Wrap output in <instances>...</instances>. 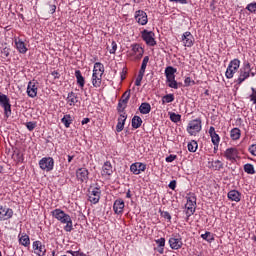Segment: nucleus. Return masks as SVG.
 <instances>
[{
  "instance_id": "nucleus-1",
  "label": "nucleus",
  "mask_w": 256,
  "mask_h": 256,
  "mask_svg": "<svg viewBox=\"0 0 256 256\" xmlns=\"http://www.w3.org/2000/svg\"><path fill=\"white\" fill-rule=\"evenodd\" d=\"M52 217L54 219H57V221H60L64 226V231L67 233H71L73 231V220L71 219V216L65 211L57 208L51 212Z\"/></svg>"
},
{
  "instance_id": "nucleus-2",
  "label": "nucleus",
  "mask_w": 256,
  "mask_h": 256,
  "mask_svg": "<svg viewBox=\"0 0 256 256\" xmlns=\"http://www.w3.org/2000/svg\"><path fill=\"white\" fill-rule=\"evenodd\" d=\"M249 77H251V63H249V61H245L239 70V77L236 80V83L241 85V83L246 79H249Z\"/></svg>"
},
{
  "instance_id": "nucleus-3",
  "label": "nucleus",
  "mask_w": 256,
  "mask_h": 256,
  "mask_svg": "<svg viewBox=\"0 0 256 256\" xmlns=\"http://www.w3.org/2000/svg\"><path fill=\"white\" fill-rule=\"evenodd\" d=\"M186 199V216L191 217V215H193L195 213V210L197 209V196H195V194H191L190 196L186 197Z\"/></svg>"
},
{
  "instance_id": "nucleus-4",
  "label": "nucleus",
  "mask_w": 256,
  "mask_h": 256,
  "mask_svg": "<svg viewBox=\"0 0 256 256\" xmlns=\"http://www.w3.org/2000/svg\"><path fill=\"white\" fill-rule=\"evenodd\" d=\"M239 67H241V61L239 59L232 60L226 70V78L233 79V75H235L236 71H239Z\"/></svg>"
},
{
  "instance_id": "nucleus-5",
  "label": "nucleus",
  "mask_w": 256,
  "mask_h": 256,
  "mask_svg": "<svg viewBox=\"0 0 256 256\" xmlns=\"http://www.w3.org/2000/svg\"><path fill=\"white\" fill-rule=\"evenodd\" d=\"M142 39L149 47H155L157 41H155V33L153 31L143 30L141 32Z\"/></svg>"
},
{
  "instance_id": "nucleus-6",
  "label": "nucleus",
  "mask_w": 256,
  "mask_h": 256,
  "mask_svg": "<svg viewBox=\"0 0 256 256\" xmlns=\"http://www.w3.org/2000/svg\"><path fill=\"white\" fill-rule=\"evenodd\" d=\"M39 167L42 171H53V167H55V160L51 157H44L39 161Z\"/></svg>"
},
{
  "instance_id": "nucleus-7",
  "label": "nucleus",
  "mask_w": 256,
  "mask_h": 256,
  "mask_svg": "<svg viewBox=\"0 0 256 256\" xmlns=\"http://www.w3.org/2000/svg\"><path fill=\"white\" fill-rule=\"evenodd\" d=\"M187 131L190 135H197L199 131H201V120L200 119H194L189 122L187 126Z\"/></svg>"
},
{
  "instance_id": "nucleus-8",
  "label": "nucleus",
  "mask_w": 256,
  "mask_h": 256,
  "mask_svg": "<svg viewBox=\"0 0 256 256\" xmlns=\"http://www.w3.org/2000/svg\"><path fill=\"white\" fill-rule=\"evenodd\" d=\"M123 97H125V99H120L118 102L119 113H123V111L127 109V104L129 103V99H131V90H127L126 92H124Z\"/></svg>"
},
{
  "instance_id": "nucleus-9",
  "label": "nucleus",
  "mask_w": 256,
  "mask_h": 256,
  "mask_svg": "<svg viewBox=\"0 0 256 256\" xmlns=\"http://www.w3.org/2000/svg\"><path fill=\"white\" fill-rule=\"evenodd\" d=\"M99 199H101V189L96 187L93 188L92 191H89L88 201H90V203H93L95 205L99 203Z\"/></svg>"
},
{
  "instance_id": "nucleus-10",
  "label": "nucleus",
  "mask_w": 256,
  "mask_h": 256,
  "mask_svg": "<svg viewBox=\"0 0 256 256\" xmlns=\"http://www.w3.org/2000/svg\"><path fill=\"white\" fill-rule=\"evenodd\" d=\"M13 217V209L0 205V221H9Z\"/></svg>"
},
{
  "instance_id": "nucleus-11",
  "label": "nucleus",
  "mask_w": 256,
  "mask_h": 256,
  "mask_svg": "<svg viewBox=\"0 0 256 256\" xmlns=\"http://www.w3.org/2000/svg\"><path fill=\"white\" fill-rule=\"evenodd\" d=\"M171 249H174L175 251L181 249L183 247V240L181 239V236H173L168 241Z\"/></svg>"
},
{
  "instance_id": "nucleus-12",
  "label": "nucleus",
  "mask_w": 256,
  "mask_h": 256,
  "mask_svg": "<svg viewBox=\"0 0 256 256\" xmlns=\"http://www.w3.org/2000/svg\"><path fill=\"white\" fill-rule=\"evenodd\" d=\"M135 20L139 25H147L149 19L147 18V13L143 10H137L135 12Z\"/></svg>"
},
{
  "instance_id": "nucleus-13",
  "label": "nucleus",
  "mask_w": 256,
  "mask_h": 256,
  "mask_svg": "<svg viewBox=\"0 0 256 256\" xmlns=\"http://www.w3.org/2000/svg\"><path fill=\"white\" fill-rule=\"evenodd\" d=\"M37 91H39V87L37 86V82L35 80L30 81L27 86V95L28 97H31L32 99H35L37 97Z\"/></svg>"
},
{
  "instance_id": "nucleus-14",
  "label": "nucleus",
  "mask_w": 256,
  "mask_h": 256,
  "mask_svg": "<svg viewBox=\"0 0 256 256\" xmlns=\"http://www.w3.org/2000/svg\"><path fill=\"white\" fill-rule=\"evenodd\" d=\"M76 177L81 183H87L89 181V170L87 168H79L76 171Z\"/></svg>"
},
{
  "instance_id": "nucleus-15",
  "label": "nucleus",
  "mask_w": 256,
  "mask_h": 256,
  "mask_svg": "<svg viewBox=\"0 0 256 256\" xmlns=\"http://www.w3.org/2000/svg\"><path fill=\"white\" fill-rule=\"evenodd\" d=\"M33 249L34 253L38 256H45V253H47V249H45V245H43L41 241H34Z\"/></svg>"
},
{
  "instance_id": "nucleus-16",
  "label": "nucleus",
  "mask_w": 256,
  "mask_h": 256,
  "mask_svg": "<svg viewBox=\"0 0 256 256\" xmlns=\"http://www.w3.org/2000/svg\"><path fill=\"white\" fill-rule=\"evenodd\" d=\"M145 169H147V165H145V164H143L141 162L133 163L130 166V171L134 175H140L142 171H145Z\"/></svg>"
},
{
  "instance_id": "nucleus-17",
  "label": "nucleus",
  "mask_w": 256,
  "mask_h": 256,
  "mask_svg": "<svg viewBox=\"0 0 256 256\" xmlns=\"http://www.w3.org/2000/svg\"><path fill=\"white\" fill-rule=\"evenodd\" d=\"M124 209H125V201H123V199L119 198L114 201L113 210L116 215H121Z\"/></svg>"
},
{
  "instance_id": "nucleus-18",
  "label": "nucleus",
  "mask_w": 256,
  "mask_h": 256,
  "mask_svg": "<svg viewBox=\"0 0 256 256\" xmlns=\"http://www.w3.org/2000/svg\"><path fill=\"white\" fill-rule=\"evenodd\" d=\"M209 135L211 137V141H212L214 147H219L221 138L219 137V134H217V132H215V127L211 126L209 128Z\"/></svg>"
},
{
  "instance_id": "nucleus-19",
  "label": "nucleus",
  "mask_w": 256,
  "mask_h": 256,
  "mask_svg": "<svg viewBox=\"0 0 256 256\" xmlns=\"http://www.w3.org/2000/svg\"><path fill=\"white\" fill-rule=\"evenodd\" d=\"M238 151L237 148H228L224 153V157L228 159V161H235L237 159Z\"/></svg>"
},
{
  "instance_id": "nucleus-20",
  "label": "nucleus",
  "mask_w": 256,
  "mask_h": 256,
  "mask_svg": "<svg viewBox=\"0 0 256 256\" xmlns=\"http://www.w3.org/2000/svg\"><path fill=\"white\" fill-rule=\"evenodd\" d=\"M125 121H127V115L125 113L120 114V116L118 118V123L116 125L117 133H121V131H123V129H125Z\"/></svg>"
},
{
  "instance_id": "nucleus-21",
  "label": "nucleus",
  "mask_w": 256,
  "mask_h": 256,
  "mask_svg": "<svg viewBox=\"0 0 256 256\" xmlns=\"http://www.w3.org/2000/svg\"><path fill=\"white\" fill-rule=\"evenodd\" d=\"M182 41H184L185 47H193V34L191 32H185L182 35Z\"/></svg>"
},
{
  "instance_id": "nucleus-22",
  "label": "nucleus",
  "mask_w": 256,
  "mask_h": 256,
  "mask_svg": "<svg viewBox=\"0 0 256 256\" xmlns=\"http://www.w3.org/2000/svg\"><path fill=\"white\" fill-rule=\"evenodd\" d=\"M66 101L70 107H73L76 103H79V97L75 92H70L68 93Z\"/></svg>"
},
{
  "instance_id": "nucleus-23",
  "label": "nucleus",
  "mask_w": 256,
  "mask_h": 256,
  "mask_svg": "<svg viewBox=\"0 0 256 256\" xmlns=\"http://www.w3.org/2000/svg\"><path fill=\"white\" fill-rule=\"evenodd\" d=\"M228 199H230V201L239 203V201H241V193H239L237 190H231L228 192Z\"/></svg>"
},
{
  "instance_id": "nucleus-24",
  "label": "nucleus",
  "mask_w": 256,
  "mask_h": 256,
  "mask_svg": "<svg viewBox=\"0 0 256 256\" xmlns=\"http://www.w3.org/2000/svg\"><path fill=\"white\" fill-rule=\"evenodd\" d=\"M102 175H113V166L111 165V162L107 161L104 163L102 167Z\"/></svg>"
},
{
  "instance_id": "nucleus-25",
  "label": "nucleus",
  "mask_w": 256,
  "mask_h": 256,
  "mask_svg": "<svg viewBox=\"0 0 256 256\" xmlns=\"http://www.w3.org/2000/svg\"><path fill=\"white\" fill-rule=\"evenodd\" d=\"M132 51L134 55H137L138 59H141V57H143V53H145L143 47L139 44H132Z\"/></svg>"
},
{
  "instance_id": "nucleus-26",
  "label": "nucleus",
  "mask_w": 256,
  "mask_h": 256,
  "mask_svg": "<svg viewBox=\"0 0 256 256\" xmlns=\"http://www.w3.org/2000/svg\"><path fill=\"white\" fill-rule=\"evenodd\" d=\"M177 73V69L172 67V66H168L165 69V75H166V79H175V74Z\"/></svg>"
},
{
  "instance_id": "nucleus-27",
  "label": "nucleus",
  "mask_w": 256,
  "mask_h": 256,
  "mask_svg": "<svg viewBox=\"0 0 256 256\" xmlns=\"http://www.w3.org/2000/svg\"><path fill=\"white\" fill-rule=\"evenodd\" d=\"M75 77L77 79V85H79V87L83 89V87H85V78L81 74V70L75 71Z\"/></svg>"
},
{
  "instance_id": "nucleus-28",
  "label": "nucleus",
  "mask_w": 256,
  "mask_h": 256,
  "mask_svg": "<svg viewBox=\"0 0 256 256\" xmlns=\"http://www.w3.org/2000/svg\"><path fill=\"white\" fill-rule=\"evenodd\" d=\"M139 111L142 115H148V113H151V104L143 102L139 107Z\"/></svg>"
},
{
  "instance_id": "nucleus-29",
  "label": "nucleus",
  "mask_w": 256,
  "mask_h": 256,
  "mask_svg": "<svg viewBox=\"0 0 256 256\" xmlns=\"http://www.w3.org/2000/svg\"><path fill=\"white\" fill-rule=\"evenodd\" d=\"M102 81H103V76H98V75L92 74V85H93V87L98 89V87H101Z\"/></svg>"
},
{
  "instance_id": "nucleus-30",
  "label": "nucleus",
  "mask_w": 256,
  "mask_h": 256,
  "mask_svg": "<svg viewBox=\"0 0 256 256\" xmlns=\"http://www.w3.org/2000/svg\"><path fill=\"white\" fill-rule=\"evenodd\" d=\"M15 45L19 53H27V46H25V42H23L22 40H16Z\"/></svg>"
},
{
  "instance_id": "nucleus-31",
  "label": "nucleus",
  "mask_w": 256,
  "mask_h": 256,
  "mask_svg": "<svg viewBox=\"0 0 256 256\" xmlns=\"http://www.w3.org/2000/svg\"><path fill=\"white\" fill-rule=\"evenodd\" d=\"M141 125H143V119H141V117H139V116H134L132 118L133 129H139V127H141Z\"/></svg>"
},
{
  "instance_id": "nucleus-32",
  "label": "nucleus",
  "mask_w": 256,
  "mask_h": 256,
  "mask_svg": "<svg viewBox=\"0 0 256 256\" xmlns=\"http://www.w3.org/2000/svg\"><path fill=\"white\" fill-rule=\"evenodd\" d=\"M230 137L233 141H237L241 137V130L239 128H233L230 132Z\"/></svg>"
},
{
  "instance_id": "nucleus-33",
  "label": "nucleus",
  "mask_w": 256,
  "mask_h": 256,
  "mask_svg": "<svg viewBox=\"0 0 256 256\" xmlns=\"http://www.w3.org/2000/svg\"><path fill=\"white\" fill-rule=\"evenodd\" d=\"M201 238L204 239V241H207L208 243H213L215 241V236L209 231L205 232L204 234H201Z\"/></svg>"
},
{
  "instance_id": "nucleus-34",
  "label": "nucleus",
  "mask_w": 256,
  "mask_h": 256,
  "mask_svg": "<svg viewBox=\"0 0 256 256\" xmlns=\"http://www.w3.org/2000/svg\"><path fill=\"white\" fill-rule=\"evenodd\" d=\"M61 122L65 125L67 129L71 127V124L73 123V119H71V115L67 114L64 115V117L61 119Z\"/></svg>"
},
{
  "instance_id": "nucleus-35",
  "label": "nucleus",
  "mask_w": 256,
  "mask_h": 256,
  "mask_svg": "<svg viewBox=\"0 0 256 256\" xmlns=\"http://www.w3.org/2000/svg\"><path fill=\"white\" fill-rule=\"evenodd\" d=\"M20 245H23L24 247H28V245L31 244V240L29 239V235L25 234L22 235L19 239Z\"/></svg>"
},
{
  "instance_id": "nucleus-36",
  "label": "nucleus",
  "mask_w": 256,
  "mask_h": 256,
  "mask_svg": "<svg viewBox=\"0 0 256 256\" xmlns=\"http://www.w3.org/2000/svg\"><path fill=\"white\" fill-rule=\"evenodd\" d=\"M169 116L172 123H179V121H181V114H176L175 112H169Z\"/></svg>"
},
{
  "instance_id": "nucleus-37",
  "label": "nucleus",
  "mask_w": 256,
  "mask_h": 256,
  "mask_svg": "<svg viewBox=\"0 0 256 256\" xmlns=\"http://www.w3.org/2000/svg\"><path fill=\"white\" fill-rule=\"evenodd\" d=\"M199 147V145L197 144V141L192 140L191 142L188 143V151H190V153H195V151H197V148Z\"/></svg>"
},
{
  "instance_id": "nucleus-38",
  "label": "nucleus",
  "mask_w": 256,
  "mask_h": 256,
  "mask_svg": "<svg viewBox=\"0 0 256 256\" xmlns=\"http://www.w3.org/2000/svg\"><path fill=\"white\" fill-rule=\"evenodd\" d=\"M244 171L248 173V175H255V167H253V164H245Z\"/></svg>"
},
{
  "instance_id": "nucleus-39",
  "label": "nucleus",
  "mask_w": 256,
  "mask_h": 256,
  "mask_svg": "<svg viewBox=\"0 0 256 256\" xmlns=\"http://www.w3.org/2000/svg\"><path fill=\"white\" fill-rule=\"evenodd\" d=\"M173 101H175V95L173 94L165 95L162 98V103H173Z\"/></svg>"
},
{
  "instance_id": "nucleus-40",
  "label": "nucleus",
  "mask_w": 256,
  "mask_h": 256,
  "mask_svg": "<svg viewBox=\"0 0 256 256\" xmlns=\"http://www.w3.org/2000/svg\"><path fill=\"white\" fill-rule=\"evenodd\" d=\"M57 2V0H52L48 2L49 5V13H51V15H53V13H55V11H57V5H55V3Z\"/></svg>"
},
{
  "instance_id": "nucleus-41",
  "label": "nucleus",
  "mask_w": 256,
  "mask_h": 256,
  "mask_svg": "<svg viewBox=\"0 0 256 256\" xmlns=\"http://www.w3.org/2000/svg\"><path fill=\"white\" fill-rule=\"evenodd\" d=\"M212 167H214L216 171H221V169H223V162H221V160H216L212 163Z\"/></svg>"
},
{
  "instance_id": "nucleus-42",
  "label": "nucleus",
  "mask_w": 256,
  "mask_h": 256,
  "mask_svg": "<svg viewBox=\"0 0 256 256\" xmlns=\"http://www.w3.org/2000/svg\"><path fill=\"white\" fill-rule=\"evenodd\" d=\"M167 83L171 89H179V84L175 81V78L167 80Z\"/></svg>"
},
{
  "instance_id": "nucleus-43",
  "label": "nucleus",
  "mask_w": 256,
  "mask_h": 256,
  "mask_svg": "<svg viewBox=\"0 0 256 256\" xmlns=\"http://www.w3.org/2000/svg\"><path fill=\"white\" fill-rule=\"evenodd\" d=\"M144 76H145V74L143 72L138 73V76H137L136 81H135L136 87H141V81H143Z\"/></svg>"
},
{
  "instance_id": "nucleus-44",
  "label": "nucleus",
  "mask_w": 256,
  "mask_h": 256,
  "mask_svg": "<svg viewBox=\"0 0 256 256\" xmlns=\"http://www.w3.org/2000/svg\"><path fill=\"white\" fill-rule=\"evenodd\" d=\"M247 11L250 13H256V2H252L246 6Z\"/></svg>"
},
{
  "instance_id": "nucleus-45",
  "label": "nucleus",
  "mask_w": 256,
  "mask_h": 256,
  "mask_svg": "<svg viewBox=\"0 0 256 256\" xmlns=\"http://www.w3.org/2000/svg\"><path fill=\"white\" fill-rule=\"evenodd\" d=\"M94 70L96 71H102V72H105V66H103V64H101V62H96L94 64Z\"/></svg>"
},
{
  "instance_id": "nucleus-46",
  "label": "nucleus",
  "mask_w": 256,
  "mask_h": 256,
  "mask_svg": "<svg viewBox=\"0 0 256 256\" xmlns=\"http://www.w3.org/2000/svg\"><path fill=\"white\" fill-rule=\"evenodd\" d=\"M160 215L164 219H167V221L171 222V214L169 212L160 210Z\"/></svg>"
},
{
  "instance_id": "nucleus-47",
  "label": "nucleus",
  "mask_w": 256,
  "mask_h": 256,
  "mask_svg": "<svg viewBox=\"0 0 256 256\" xmlns=\"http://www.w3.org/2000/svg\"><path fill=\"white\" fill-rule=\"evenodd\" d=\"M26 127L28 131H33L37 127V122H27Z\"/></svg>"
},
{
  "instance_id": "nucleus-48",
  "label": "nucleus",
  "mask_w": 256,
  "mask_h": 256,
  "mask_svg": "<svg viewBox=\"0 0 256 256\" xmlns=\"http://www.w3.org/2000/svg\"><path fill=\"white\" fill-rule=\"evenodd\" d=\"M4 115H5V117H7V119H9V117H11V104L4 107Z\"/></svg>"
},
{
  "instance_id": "nucleus-49",
  "label": "nucleus",
  "mask_w": 256,
  "mask_h": 256,
  "mask_svg": "<svg viewBox=\"0 0 256 256\" xmlns=\"http://www.w3.org/2000/svg\"><path fill=\"white\" fill-rule=\"evenodd\" d=\"M186 87H191V85H195V81L191 80V77H187L184 80Z\"/></svg>"
},
{
  "instance_id": "nucleus-50",
  "label": "nucleus",
  "mask_w": 256,
  "mask_h": 256,
  "mask_svg": "<svg viewBox=\"0 0 256 256\" xmlns=\"http://www.w3.org/2000/svg\"><path fill=\"white\" fill-rule=\"evenodd\" d=\"M117 51V42L116 41H112V48L109 50V53L111 55H114V53Z\"/></svg>"
},
{
  "instance_id": "nucleus-51",
  "label": "nucleus",
  "mask_w": 256,
  "mask_h": 256,
  "mask_svg": "<svg viewBox=\"0 0 256 256\" xmlns=\"http://www.w3.org/2000/svg\"><path fill=\"white\" fill-rule=\"evenodd\" d=\"M177 159V155L170 154L168 157H166V163H173Z\"/></svg>"
},
{
  "instance_id": "nucleus-52",
  "label": "nucleus",
  "mask_w": 256,
  "mask_h": 256,
  "mask_svg": "<svg viewBox=\"0 0 256 256\" xmlns=\"http://www.w3.org/2000/svg\"><path fill=\"white\" fill-rule=\"evenodd\" d=\"M8 100H9V97H7V95L0 92V105L5 103Z\"/></svg>"
},
{
  "instance_id": "nucleus-53",
  "label": "nucleus",
  "mask_w": 256,
  "mask_h": 256,
  "mask_svg": "<svg viewBox=\"0 0 256 256\" xmlns=\"http://www.w3.org/2000/svg\"><path fill=\"white\" fill-rule=\"evenodd\" d=\"M156 244L158 245V247H165V238H160L156 240Z\"/></svg>"
},
{
  "instance_id": "nucleus-54",
  "label": "nucleus",
  "mask_w": 256,
  "mask_h": 256,
  "mask_svg": "<svg viewBox=\"0 0 256 256\" xmlns=\"http://www.w3.org/2000/svg\"><path fill=\"white\" fill-rule=\"evenodd\" d=\"M2 57H9L10 52H9V48L5 47L2 51H1Z\"/></svg>"
},
{
  "instance_id": "nucleus-55",
  "label": "nucleus",
  "mask_w": 256,
  "mask_h": 256,
  "mask_svg": "<svg viewBox=\"0 0 256 256\" xmlns=\"http://www.w3.org/2000/svg\"><path fill=\"white\" fill-rule=\"evenodd\" d=\"M16 161L18 163H23V154L21 152L16 153Z\"/></svg>"
},
{
  "instance_id": "nucleus-56",
  "label": "nucleus",
  "mask_w": 256,
  "mask_h": 256,
  "mask_svg": "<svg viewBox=\"0 0 256 256\" xmlns=\"http://www.w3.org/2000/svg\"><path fill=\"white\" fill-rule=\"evenodd\" d=\"M169 189H172V191H175V188L177 187V181L176 180H172L169 185H168Z\"/></svg>"
},
{
  "instance_id": "nucleus-57",
  "label": "nucleus",
  "mask_w": 256,
  "mask_h": 256,
  "mask_svg": "<svg viewBox=\"0 0 256 256\" xmlns=\"http://www.w3.org/2000/svg\"><path fill=\"white\" fill-rule=\"evenodd\" d=\"M170 3H180L181 5H187V0H169Z\"/></svg>"
},
{
  "instance_id": "nucleus-58",
  "label": "nucleus",
  "mask_w": 256,
  "mask_h": 256,
  "mask_svg": "<svg viewBox=\"0 0 256 256\" xmlns=\"http://www.w3.org/2000/svg\"><path fill=\"white\" fill-rule=\"evenodd\" d=\"M249 151L252 155H254L256 157V144L252 145L250 148H249Z\"/></svg>"
},
{
  "instance_id": "nucleus-59",
  "label": "nucleus",
  "mask_w": 256,
  "mask_h": 256,
  "mask_svg": "<svg viewBox=\"0 0 256 256\" xmlns=\"http://www.w3.org/2000/svg\"><path fill=\"white\" fill-rule=\"evenodd\" d=\"M145 69H147V64L142 62L141 68L139 70V73H144L145 74Z\"/></svg>"
},
{
  "instance_id": "nucleus-60",
  "label": "nucleus",
  "mask_w": 256,
  "mask_h": 256,
  "mask_svg": "<svg viewBox=\"0 0 256 256\" xmlns=\"http://www.w3.org/2000/svg\"><path fill=\"white\" fill-rule=\"evenodd\" d=\"M103 73H105V72H103L101 70H94L93 69V74L92 75H98L100 77H103Z\"/></svg>"
},
{
  "instance_id": "nucleus-61",
  "label": "nucleus",
  "mask_w": 256,
  "mask_h": 256,
  "mask_svg": "<svg viewBox=\"0 0 256 256\" xmlns=\"http://www.w3.org/2000/svg\"><path fill=\"white\" fill-rule=\"evenodd\" d=\"M72 256H87V255L83 252L74 251L72 252Z\"/></svg>"
},
{
  "instance_id": "nucleus-62",
  "label": "nucleus",
  "mask_w": 256,
  "mask_h": 256,
  "mask_svg": "<svg viewBox=\"0 0 256 256\" xmlns=\"http://www.w3.org/2000/svg\"><path fill=\"white\" fill-rule=\"evenodd\" d=\"M52 77H54V79H59V77H61V74H59V72L57 71H53L51 73Z\"/></svg>"
},
{
  "instance_id": "nucleus-63",
  "label": "nucleus",
  "mask_w": 256,
  "mask_h": 256,
  "mask_svg": "<svg viewBox=\"0 0 256 256\" xmlns=\"http://www.w3.org/2000/svg\"><path fill=\"white\" fill-rule=\"evenodd\" d=\"M10 104H11V101L8 99L5 102H2V104H0V105L3 107V109H5V107H7Z\"/></svg>"
},
{
  "instance_id": "nucleus-64",
  "label": "nucleus",
  "mask_w": 256,
  "mask_h": 256,
  "mask_svg": "<svg viewBox=\"0 0 256 256\" xmlns=\"http://www.w3.org/2000/svg\"><path fill=\"white\" fill-rule=\"evenodd\" d=\"M89 121H91V119L89 118H84L81 122L82 125H87V123H89Z\"/></svg>"
}]
</instances>
